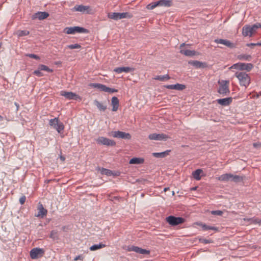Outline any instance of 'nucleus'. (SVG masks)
<instances>
[{
  "label": "nucleus",
  "instance_id": "obj_49",
  "mask_svg": "<svg viewBox=\"0 0 261 261\" xmlns=\"http://www.w3.org/2000/svg\"><path fill=\"white\" fill-rule=\"evenodd\" d=\"M83 257L82 256V255H80L76 256L74 258V260L76 261L77 260H83Z\"/></svg>",
  "mask_w": 261,
  "mask_h": 261
},
{
  "label": "nucleus",
  "instance_id": "obj_51",
  "mask_svg": "<svg viewBox=\"0 0 261 261\" xmlns=\"http://www.w3.org/2000/svg\"><path fill=\"white\" fill-rule=\"evenodd\" d=\"M14 105H15V106L16 107V111H17L18 110H19V105L18 103H17V102H15L14 103Z\"/></svg>",
  "mask_w": 261,
  "mask_h": 261
},
{
  "label": "nucleus",
  "instance_id": "obj_21",
  "mask_svg": "<svg viewBox=\"0 0 261 261\" xmlns=\"http://www.w3.org/2000/svg\"><path fill=\"white\" fill-rule=\"evenodd\" d=\"M217 102L218 104L223 106H227L229 105L232 101V97H227L221 99H218Z\"/></svg>",
  "mask_w": 261,
  "mask_h": 261
},
{
  "label": "nucleus",
  "instance_id": "obj_43",
  "mask_svg": "<svg viewBox=\"0 0 261 261\" xmlns=\"http://www.w3.org/2000/svg\"><path fill=\"white\" fill-rule=\"evenodd\" d=\"M67 47L71 49H79L81 48V46L79 44H74L67 45Z\"/></svg>",
  "mask_w": 261,
  "mask_h": 261
},
{
  "label": "nucleus",
  "instance_id": "obj_59",
  "mask_svg": "<svg viewBox=\"0 0 261 261\" xmlns=\"http://www.w3.org/2000/svg\"><path fill=\"white\" fill-rule=\"evenodd\" d=\"M259 95H260V94H258V95H257V97H259Z\"/></svg>",
  "mask_w": 261,
  "mask_h": 261
},
{
  "label": "nucleus",
  "instance_id": "obj_2",
  "mask_svg": "<svg viewBox=\"0 0 261 261\" xmlns=\"http://www.w3.org/2000/svg\"><path fill=\"white\" fill-rule=\"evenodd\" d=\"M235 75L239 80L240 84L241 86H245L246 88L249 85L250 83V77L246 72H237Z\"/></svg>",
  "mask_w": 261,
  "mask_h": 261
},
{
  "label": "nucleus",
  "instance_id": "obj_39",
  "mask_svg": "<svg viewBox=\"0 0 261 261\" xmlns=\"http://www.w3.org/2000/svg\"><path fill=\"white\" fill-rule=\"evenodd\" d=\"M159 6L158 1L152 2L148 5H147L146 8L148 10H152L155 7Z\"/></svg>",
  "mask_w": 261,
  "mask_h": 261
},
{
  "label": "nucleus",
  "instance_id": "obj_61",
  "mask_svg": "<svg viewBox=\"0 0 261 261\" xmlns=\"http://www.w3.org/2000/svg\"><path fill=\"white\" fill-rule=\"evenodd\" d=\"M260 95H261V93H260Z\"/></svg>",
  "mask_w": 261,
  "mask_h": 261
},
{
  "label": "nucleus",
  "instance_id": "obj_42",
  "mask_svg": "<svg viewBox=\"0 0 261 261\" xmlns=\"http://www.w3.org/2000/svg\"><path fill=\"white\" fill-rule=\"evenodd\" d=\"M260 28H261V24L259 23H256L255 24H254L251 26V30L253 33L256 32L257 29Z\"/></svg>",
  "mask_w": 261,
  "mask_h": 261
},
{
  "label": "nucleus",
  "instance_id": "obj_38",
  "mask_svg": "<svg viewBox=\"0 0 261 261\" xmlns=\"http://www.w3.org/2000/svg\"><path fill=\"white\" fill-rule=\"evenodd\" d=\"M38 68L39 70H41V71L44 70V71H47L48 72H52L53 71V70L52 69L49 68L47 66L42 65V64L39 65L38 66Z\"/></svg>",
  "mask_w": 261,
  "mask_h": 261
},
{
  "label": "nucleus",
  "instance_id": "obj_58",
  "mask_svg": "<svg viewBox=\"0 0 261 261\" xmlns=\"http://www.w3.org/2000/svg\"><path fill=\"white\" fill-rule=\"evenodd\" d=\"M258 223H259V225H261V220L259 222H258Z\"/></svg>",
  "mask_w": 261,
  "mask_h": 261
},
{
  "label": "nucleus",
  "instance_id": "obj_52",
  "mask_svg": "<svg viewBox=\"0 0 261 261\" xmlns=\"http://www.w3.org/2000/svg\"><path fill=\"white\" fill-rule=\"evenodd\" d=\"M247 46H255V43H248L247 44Z\"/></svg>",
  "mask_w": 261,
  "mask_h": 261
},
{
  "label": "nucleus",
  "instance_id": "obj_11",
  "mask_svg": "<svg viewBox=\"0 0 261 261\" xmlns=\"http://www.w3.org/2000/svg\"><path fill=\"white\" fill-rule=\"evenodd\" d=\"M44 254V250L42 248H34L30 251V256L32 259H36L41 257Z\"/></svg>",
  "mask_w": 261,
  "mask_h": 261
},
{
  "label": "nucleus",
  "instance_id": "obj_23",
  "mask_svg": "<svg viewBox=\"0 0 261 261\" xmlns=\"http://www.w3.org/2000/svg\"><path fill=\"white\" fill-rule=\"evenodd\" d=\"M134 69L133 68L129 67H120L115 68L114 69V71L118 73H120L123 72L128 73L129 72L133 71Z\"/></svg>",
  "mask_w": 261,
  "mask_h": 261
},
{
  "label": "nucleus",
  "instance_id": "obj_60",
  "mask_svg": "<svg viewBox=\"0 0 261 261\" xmlns=\"http://www.w3.org/2000/svg\"><path fill=\"white\" fill-rule=\"evenodd\" d=\"M259 95H260V94H258V95H257V97H259Z\"/></svg>",
  "mask_w": 261,
  "mask_h": 261
},
{
  "label": "nucleus",
  "instance_id": "obj_44",
  "mask_svg": "<svg viewBox=\"0 0 261 261\" xmlns=\"http://www.w3.org/2000/svg\"><path fill=\"white\" fill-rule=\"evenodd\" d=\"M199 241L200 242L204 243L205 244H210L213 242L211 239L207 240L203 238H199Z\"/></svg>",
  "mask_w": 261,
  "mask_h": 261
},
{
  "label": "nucleus",
  "instance_id": "obj_1",
  "mask_svg": "<svg viewBox=\"0 0 261 261\" xmlns=\"http://www.w3.org/2000/svg\"><path fill=\"white\" fill-rule=\"evenodd\" d=\"M218 180L223 181H228L230 180L234 182H239L242 181L243 177L237 175H233L231 173H225L221 175L218 177Z\"/></svg>",
  "mask_w": 261,
  "mask_h": 261
},
{
  "label": "nucleus",
  "instance_id": "obj_48",
  "mask_svg": "<svg viewBox=\"0 0 261 261\" xmlns=\"http://www.w3.org/2000/svg\"><path fill=\"white\" fill-rule=\"evenodd\" d=\"M26 197L24 195L21 196L19 199V202L21 204H23L25 201Z\"/></svg>",
  "mask_w": 261,
  "mask_h": 261
},
{
  "label": "nucleus",
  "instance_id": "obj_18",
  "mask_svg": "<svg viewBox=\"0 0 261 261\" xmlns=\"http://www.w3.org/2000/svg\"><path fill=\"white\" fill-rule=\"evenodd\" d=\"M185 45V43H183L180 45V48L181 49L180 53L181 54L189 57H192L196 55V52L195 50L182 49V47H184Z\"/></svg>",
  "mask_w": 261,
  "mask_h": 261
},
{
  "label": "nucleus",
  "instance_id": "obj_56",
  "mask_svg": "<svg viewBox=\"0 0 261 261\" xmlns=\"http://www.w3.org/2000/svg\"><path fill=\"white\" fill-rule=\"evenodd\" d=\"M4 117L3 116H2L1 115H0V121H2L4 120Z\"/></svg>",
  "mask_w": 261,
  "mask_h": 261
},
{
  "label": "nucleus",
  "instance_id": "obj_47",
  "mask_svg": "<svg viewBox=\"0 0 261 261\" xmlns=\"http://www.w3.org/2000/svg\"><path fill=\"white\" fill-rule=\"evenodd\" d=\"M212 214L215 215L221 216L223 214V212L221 211H212Z\"/></svg>",
  "mask_w": 261,
  "mask_h": 261
},
{
  "label": "nucleus",
  "instance_id": "obj_8",
  "mask_svg": "<svg viewBox=\"0 0 261 261\" xmlns=\"http://www.w3.org/2000/svg\"><path fill=\"white\" fill-rule=\"evenodd\" d=\"M49 124L55 128L59 133H60L64 128L63 123L59 122L58 118L50 119Z\"/></svg>",
  "mask_w": 261,
  "mask_h": 261
},
{
  "label": "nucleus",
  "instance_id": "obj_25",
  "mask_svg": "<svg viewBox=\"0 0 261 261\" xmlns=\"http://www.w3.org/2000/svg\"><path fill=\"white\" fill-rule=\"evenodd\" d=\"M111 104L113 106L112 111L116 112L118 110L119 106V101L117 97L114 96L112 98Z\"/></svg>",
  "mask_w": 261,
  "mask_h": 261
},
{
  "label": "nucleus",
  "instance_id": "obj_19",
  "mask_svg": "<svg viewBox=\"0 0 261 261\" xmlns=\"http://www.w3.org/2000/svg\"><path fill=\"white\" fill-rule=\"evenodd\" d=\"M38 214L35 215V216L42 218L46 215L47 211L40 202L38 203Z\"/></svg>",
  "mask_w": 261,
  "mask_h": 261
},
{
  "label": "nucleus",
  "instance_id": "obj_37",
  "mask_svg": "<svg viewBox=\"0 0 261 261\" xmlns=\"http://www.w3.org/2000/svg\"><path fill=\"white\" fill-rule=\"evenodd\" d=\"M49 237L51 238L53 240H57L59 239L58 232V231L53 230L51 231Z\"/></svg>",
  "mask_w": 261,
  "mask_h": 261
},
{
  "label": "nucleus",
  "instance_id": "obj_36",
  "mask_svg": "<svg viewBox=\"0 0 261 261\" xmlns=\"http://www.w3.org/2000/svg\"><path fill=\"white\" fill-rule=\"evenodd\" d=\"M237 58L240 60L250 61L252 57L251 55L243 54L238 55Z\"/></svg>",
  "mask_w": 261,
  "mask_h": 261
},
{
  "label": "nucleus",
  "instance_id": "obj_32",
  "mask_svg": "<svg viewBox=\"0 0 261 261\" xmlns=\"http://www.w3.org/2000/svg\"><path fill=\"white\" fill-rule=\"evenodd\" d=\"M106 246L105 244H102V243H99V244H94L91 246L90 247V250L91 251H95L96 250L104 248Z\"/></svg>",
  "mask_w": 261,
  "mask_h": 261
},
{
  "label": "nucleus",
  "instance_id": "obj_57",
  "mask_svg": "<svg viewBox=\"0 0 261 261\" xmlns=\"http://www.w3.org/2000/svg\"><path fill=\"white\" fill-rule=\"evenodd\" d=\"M197 187H193L191 189V190H196V189H197Z\"/></svg>",
  "mask_w": 261,
  "mask_h": 261
},
{
  "label": "nucleus",
  "instance_id": "obj_26",
  "mask_svg": "<svg viewBox=\"0 0 261 261\" xmlns=\"http://www.w3.org/2000/svg\"><path fill=\"white\" fill-rule=\"evenodd\" d=\"M170 151V150H168L162 152H153L152 155L157 158H163L169 155Z\"/></svg>",
  "mask_w": 261,
  "mask_h": 261
},
{
  "label": "nucleus",
  "instance_id": "obj_20",
  "mask_svg": "<svg viewBox=\"0 0 261 261\" xmlns=\"http://www.w3.org/2000/svg\"><path fill=\"white\" fill-rule=\"evenodd\" d=\"M253 33L251 30V25H246L242 28V35L244 37L249 36L251 37Z\"/></svg>",
  "mask_w": 261,
  "mask_h": 261
},
{
  "label": "nucleus",
  "instance_id": "obj_22",
  "mask_svg": "<svg viewBox=\"0 0 261 261\" xmlns=\"http://www.w3.org/2000/svg\"><path fill=\"white\" fill-rule=\"evenodd\" d=\"M165 87L168 89H175L179 91L183 90L186 88V85L178 83L175 85H168Z\"/></svg>",
  "mask_w": 261,
  "mask_h": 261
},
{
  "label": "nucleus",
  "instance_id": "obj_7",
  "mask_svg": "<svg viewBox=\"0 0 261 261\" xmlns=\"http://www.w3.org/2000/svg\"><path fill=\"white\" fill-rule=\"evenodd\" d=\"M166 221L172 226H176L182 224L185 222V219L182 217H176L174 216H170L166 218Z\"/></svg>",
  "mask_w": 261,
  "mask_h": 261
},
{
  "label": "nucleus",
  "instance_id": "obj_13",
  "mask_svg": "<svg viewBox=\"0 0 261 261\" xmlns=\"http://www.w3.org/2000/svg\"><path fill=\"white\" fill-rule=\"evenodd\" d=\"M188 63L197 69L205 68L207 67V64L206 62H202L197 60H190L188 62Z\"/></svg>",
  "mask_w": 261,
  "mask_h": 261
},
{
  "label": "nucleus",
  "instance_id": "obj_46",
  "mask_svg": "<svg viewBox=\"0 0 261 261\" xmlns=\"http://www.w3.org/2000/svg\"><path fill=\"white\" fill-rule=\"evenodd\" d=\"M41 70L38 69V70H36L33 72V74L39 76L41 77L43 76V74L41 72Z\"/></svg>",
  "mask_w": 261,
  "mask_h": 261
},
{
  "label": "nucleus",
  "instance_id": "obj_3",
  "mask_svg": "<svg viewBox=\"0 0 261 261\" xmlns=\"http://www.w3.org/2000/svg\"><path fill=\"white\" fill-rule=\"evenodd\" d=\"M229 81H220L218 82L219 85L218 92L223 96L228 95L230 94V90L229 89Z\"/></svg>",
  "mask_w": 261,
  "mask_h": 261
},
{
  "label": "nucleus",
  "instance_id": "obj_27",
  "mask_svg": "<svg viewBox=\"0 0 261 261\" xmlns=\"http://www.w3.org/2000/svg\"><path fill=\"white\" fill-rule=\"evenodd\" d=\"M90 9V7L88 6L75 5L73 8V10L76 11L84 12L85 11H88Z\"/></svg>",
  "mask_w": 261,
  "mask_h": 261
},
{
  "label": "nucleus",
  "instance_id": "obj_31",
  "mask_svg": "<svg viewBox=\"0 0 261 261\" xmlns=\"http://www.w3.org/2000/svg\"><path fill=\"white\" fill-rule=\"evenodd\" d=\"M89 86L92 88H97L100 91H103V89L105 87V85L99 83H90Z\"/></svg>",
  "mask_w": 261,
  "mask_h": 261
},
{
  "label": "nucleus",
  "instance_id": "obj_16",
  "mask_svg": "<svg viewBox=\"0 0 261 261\" xmlns=\"http://www.w3.org/2000/svg\"><path fill=\"white\" fill-rule=\"evenodd\" d=\"M61 95L64 96L68 99L76 100L77 98H80V96L75 93L65 91H62L61 92Z\"/></svg>",
  "mask_w": 261,
  "mask_h": 261
},
{
  "label": "nucleus",
  "instance_id": "obj_9",
  "mask_svg": "<svg viewBox=\"0 0 261 261\" xmlns=\"http://www.w3.org/2000/svg\"><path fill=\"white\" fill-rule=\"evenodd\" d=\"M111 135L114 138L127 140H130L132 138V136L130 134L119 130L112 131L111 132Z\"/></svg>",
  "mask_w": 261,
  "mask_h": 261
},
{
  "label": "nucleus",
  "instance_id": "obj_50",
  "mask_svg": "<svg viewBox=\"0 0 261 261\" xmlns=\"http://www.w3.org/2000/svg\"><path fill=\"white\" fill-rule=\"evenodd\" d=\"M253 146L254 147H255V148H256V147H261V144H260V143H254L253 144Z\"/></svg>",
  "mask_w": 261,
  "mask_h": 261
},
{
  "label": "nucleus",
  "instance_id": "obj_54",
  "mask_svg": "<svg viewBox=\"0 0 261 261\" xmlns=\"http://www.w3.org/2000/svg\"><path fill=\"white\" fill-rule=\"evenodd\" d=\"M169 190V187H166V188H165L164 189V192H166V191H168V190Z\"/></svg>",
  "mask_w": 261,
  "mask_h": 261
},
{
  "label": "nucleus",
  "instance_id": "obj_4",
  "mask_svg": "<svg viewBox=\"0 0 261 261\" xmlns=\"http://www.w3.org/2000/svg\"><path fill=\"white\" fill-rule=\"evenodd\" d=\"M108 17L109 18L114 19L115 20H118L119 19L125 18H131L132 17H133V15L128 12H114L109 13L108 14Z\"/></svg>",
  "mask_w": 261,
  "mask_h": 261
},
{
  "label": "nucleus",
  "instance_id": "obj_6",
  "mask_svg": "<svg viewBox=\"0 0 261 261\" xmlns=\"http://www.w3.org/2000/svg\"><path fill=\"white\" fill-rule=\"evenodd\" d=\"M64 32L67 34H74L78 33H89V31L80 27H67L65 29Z\"/></svg>",
  "mask_w": 261,
  "mask_h": 261
},
{
  "label": "nucleus",
  "instance_id": "obj_14",
  "mask_svg": "<svg viewBox=\"0 0 261 261\" xmlns=\"http://www.w3.org/2000/svg\"><path fill=\"white\" fill-rule=\"evenodd\" d=\"M169 137L164 134H150L148 136V138L150 140H166L168 139Z\"/></svg>",
  "mask_w": 261,
  "mask_h": 261
},
{
  "label": "nucleus",
  "instance_id": "obj_24",
  "mask_svg": "<svg viewBox=\"0 0 261 261\" xmlns=\"http://www.w3.org/2000/svg\"><path fill=\"white\" fill-rule=\"evenodd\" d=\"M195 224L201 227L203 230H213L217 231L218 230V228L216 227L209 226L201 222H197L195 223Z\"/></svg>",
  "mask_w": 261,
  "mask_h": 261
},
{
  "label": "nucleus",
  "instance_id": "obj_45",
  "mask_svg": "<svg viewBox=\"0 0 261 261\" xmlns=\"http://www.w3.org/2000/svg\"><path fill=\"white\" fill-rule=\"evenodd\" d=\"M26 56L31 58H33V59H35L37 60H40V57L38 56L35 55V54H27Z\"/></svg>",
  "mask_w": 261,
  "mask_h": 261
},
{
  "label": "nucleus",
  "instance_id": "obj_12",
  "mask_svg": "<svg viewBox=\"0 0 261 261\" xmlns=\"http://www.w3.org/2000/svg\"><path fill=\"white\" fill-rule=\"evenodd\" d=\"M127 250L128 251H134L136 253L141 254H150V251L148 250H146L145 249H143L141 248H140L138 246H128Z\"/></svg>",
  "mask_w": 261,
  "mask_h": 261
},
{
  "label": "nucleus",
  "instance_id": "obj_34",
  "mask_svg": "<svg viewBox=\"0 0 261 261\" xmlns=\"http://www.w3.org/2000/svg\"><path fill=\"white\" fill-rule=\"evenodd\" d=\"M100 173L102 175H106L108 176H111V175H116V174H114L113 173V171L111 170L107 169L106 168H102L100 169Z\"/></svg>",
  "mask_w": 261,
  "mask_h": 261
},
{
  "label": "nucleus",
  "instance_id": "obj_30",
  "mask_svg": "<svg viewBox=\"0 0 261 261\" xmlns=\"http://www.w3.org/2000/svg\"><path fill=\"white\" fill-rule=\"evenodd\" d=\"M159 6L170 7L172 5V2L170 0H160L158 1Z\"/></svg>",
  "mask_w": 261,
  "mask_h": 261
},
{
  "label": "nucleus",
  "instance_id": "obj_10",
  "mask_svg": "<svg viewBox=\"0 0 261 261\" xmlns=\"http://www.w3.org/2000/svg\"><path fill=\"white\" fill-rule=\"evenodd\" d=\"M97 143L108 146H114L116 145L115 141L103 137H99L97 140Z\"/></svg>",
  "mask_w": 261,
  "mask_h": 261
},
{
  "label": "nucleus",
  "instance_id": "obj_41",
  "mask_svg": "<svg viewBox=\"0 0 261 261\" xmlns=\"http://www.w3.org/2000/svg\"><path fill=\"white\" fill-rule=\"evenodd\" d=\"M103 91L106 92H109V93H114V92H118V90L116 89H113V88H111L108 87L106 85H105Z\"/></svg>",
  "mask_w": 261,
  "mask_h": 261
},
{
  "label": "nucleus",
  "instance_id": "obj_15",
  "mask_svg": "<svg viewBox=\"0 0 261 261\" xmlns=\"http://www.w3.org/2000/svg\"><path fill=\"white\" fill-rule=\"evenodd\" d=\"M214 42L218 44H223L230 48H233L236 47L233 43L226 39H216L214 40Z\"/></svg>",
  "mask_w": 261,
  "mask_h": 261
},
{
  "label": "nucleus",
  "instance_id": "obj_55",
  "mask_svg": "<svg viewBox=\"0 0 261 261\" xmlns=\"http://www.w3.org/2000/svg\"><path fill=\"white\" fill-rule=\"evenodd\" d=\"M255 46H261V43L258 42V43H255Z\"/></svg>",
  "mask_w": 261,
  "mask_h": 261
},
{
  "label": "nucleus",
  "instance_id": "obj_40",
  "mask_svg": "<svg viewBox=\"0 0 261 261\" xmlns=\"http://www.w3.org/2000/svg\"><path fill=\"white\" fill-rule=\"evenodd\" d=\"M30 32L27 30H19L17 32V34L19 37L25 36L29 35Z\"/></svg>",
  "mask_w": 261,
  "mask_h": 261
},
{
  "label": "nucleus",
  "instance_id": "obj_5",
  "mask_svg": "<svg viewBox=\"0 0 261 261\" xmlns=\"http://www.w3.org/2000/svg\"><path fill=\"white\" fill-rule=\"evenodd\" d=\"M253 68L252 63H238L232 65L230 69H236L240 70H246L250 71Z\"/></svg>",
  "mask_w": 261,
  "mask_h": 261
},
{
  "label": "nucleus",
  "instance_id": "obj_29",
  "mask_svg": "<svg viewBox=\"0 0 261 261\" xmlns=\"http://www.w3.org/2000/svg\"><path fill=\"white\" fill-rule=\"evenodd\" d=\"M94 104L97 107L98 109L101 111H105L107 108V106L103 105L96 99L94 100Z\"/></svg>",
  "mask_w": 261,
  "mask_h": 261
},
{
  "label": "nucleus",
  "instance_id": "obj_28",
  "mask_svg": "<svg viewBox=\"0 0 261 261\" xmlns=\"http://www.w3.org/2000/svg\"><path fill=\"white\" fill-rule=\"evenodd\" d=\"M144 159L141 158H133L129 161L130 164H142L144 163Z\"/></svg>",
  "mask_w": 261,
  "mask_h": 261
},
{
  "label": "nucleus",
  "instance_id": "obj_33",
  "mask_svg": "<svg viewBox=\"0 0 261 261\" xmlns=\"http://www.w3.org/2000/svg\"><path fill=\"white\" fill-rule=\"evenodd\" d=\"M202 172L201 169H197L192 173V175L195 179L200 180L201 179L200 174Z\"/></svg>",
  "mask_w": 261,
  "mask_h": 261
},
{
  "label": "nucleus",
  "instance_id": "obj_17",
  "mask_svg": "<svg viewBox=\"0 0 261 261\" xmlns=\"http://www.w3.org/2000/svg\"><path fill=\"white\" fill-rule=\"evenodd\" d=\"M48 16L49 14L46 12H38L32 15V19L34 20L38 18L39 20H43Z\"/></svg>",
  "mask_w": 261,
  "mask_h": 261
},
{
  "label": "nucleus",
  "instance_id": "obj_53",
  "mask_svg": "<svg viewBox=\"0 0 261 261\" xmlns=\"http://www.w3.org/2000/svg\"><path fill=\"white\" fill-rule=\"evenodd\" d=\"M60 158L62 161H64L65 160V158L62 155H61Z\"/></svg>",
  "mask_w": 261,
  "mask_h": 261
},
{
  "label": "nucleus",
  "instance_id": "obj_35",
  "mask_svg": "<svg viewBox=\"0 0 261 261\" xmlns=\"http://www.w3.org/2000/svg\"><path fill=\"white\" fill-rule=\"evenodd\" d=\"M170 79V77L168 74H165L164 75H157L155 77H154V79L155 80H158L160 81H167Z\"/></svg>",
  "mask_w": 261,
  "mask_h": 261
}]
</instances>
